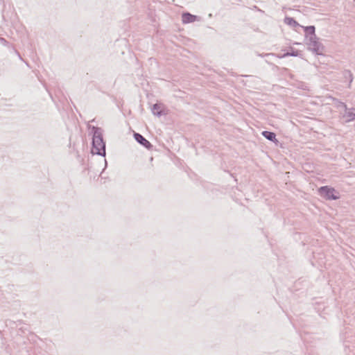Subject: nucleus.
Instances as JSON below:
<instances>
[{
  "instance_id": "10",
  "label": "nucleus",
  "mask_w": 355,
  "mask_h": 355,
  "mask_svg": "<svg viewBox=\"0 0 355 355\" xmlns=\"http://www.w3.org/2000/svg\"><path fill=\"white\" fill-rule=\"evenodd\" d=\"M284 22L286 24H288L291 26H293V27H297V26H300V24L293 17H285Z\"/></svg>"
},
{
  "instance_id": "14",
  "label": "nucleus",
  "mask_w": 355,
  "mask_h": 355,
  "mask_svg": "<svg viewBox=\"0 0 355 355\" xmlns=\"http://www.w3.org/2000/svg\"><path fill=\"white\" fill-rule=\"evenodd\" d=\"M0 40H1V42H2V43H3L4 44H6L7 43V42L6 41V40H5V39H3V38H2V37H1V38H0Z\"/></svg>"
},
{
  "instance_id": "3",
  "label": "nucleus",
  "mask_w": 355,
  "mask_h": 355,
  "mask_svg": "<svg viewBox=\"0 0 355 355\" xmlns=\"http://www.w3.org/2000/svg\"><path fill=\"white\" fill-rule=\"evenodd\" d=\"M318 191L320 195L327 200H336L338 198V196L334 194L336 192L334 188L324 186L321 187Z\"/></svg>"
},
{
  "instance_id": "7",
  "label": "nucleus",
  "mask_w": 355,
  "mask_h": 355,
  "mask_svg": "<svg viewBox=\"0 0 355 355\" xmlns=\"http://www.w3.org/2000/svg\"><path fill=\"white\" fill-rule=\"evenodd\" d=\"M261 134L268 140L275 143L278 142L277 139H276V135L274 132L265 130L263 131Z\"/></svg>"
},
{
  "instance_id": "2",
  "label": "nucleus",
  "mask_w": 355,
  "mask_h": 355,
  "mask_svg": "<svg viewBox=\"0 0 355 355\" xmlns=\"http://www.w3.org/2000/svg\"><path fill=\"white\" fill-rule=\"evenodd\" d=\"M306 44L308 45L309 50L311 51L313 53L317 55H322L324 51V46L319 41V38L316 37L311 36V37H308L306 40Z\"/></svg>"
},
{
  "instance_id": "11",
  "label": "nucleus",
  "mask_w": 355,
  "mask_h": 355,
  "mask_svg": "<svg viewBox=\"0 0 355 355\" xmlns=\"http://www.w3.org/2000/svg\"><path fill=\"white\" fill-rule=\"evenodd\" d=\"M343 76H344L345 79L349 80V83L348 87H351V83H352V82L353 80V75H352V72L350 71H349V70H345L343 72Z\"/></svg>"
},
{
  "instance_id": "6",
  "label": "nucleus",
  "mask_w": 355,
  "mask_h": 355,
  "mask_svg": "<svg viewBox=\"0 0 355 355\" xmlns=\"http://www.w3.org/2000/svg\"><path fill=\"white\" fill-rule=\"evenodd\" d=\"M304 30L305 32L306 40H308V37H311V36L316 37L315 33V28L314 26H309L304 27Z\"/></svg>"
},
{
  "instance_id": "8",
  "label": "nucleus",
  "mask_w": 355,
  "mask_h": 355,
  "mask_svg": "<svg viewBox=\"0 0 355 355\" xmlns=\"http://www.w3.org/2000/svg\"><path fill=\"white\" fill-rule=\"evenodd\" d=\"M152 112L154 115L160 116L162 115V105L159 103H155L153 105Z\"/></svg>"
},
{
  "instance_id": "13",
  "label": "nucleus",
  "mask_w": 355,
  "mask_h": 355,
  "mask_svg": "<svg viewBox=\"0 0 355 355\" xmlns=\"http://www.w3.org/2000/svg\"><path fill=\"white\" fill-rule=\"evenodd\" d=\"M338 103V107H340L344 109L345 111L347 110V107L345 103L338 101V100H334Z\"/></svg>"
},
{
  "instance_id": "4",
  "label": "nucleus",
  "mask_w": 355,
  "mask_h": 355,
  "mask_svg": "<svg viewBox=\"0 0 355 355\" xmlns=\"http://www.w3.org/2000/svg\"><path fill=\"white\" fill-rule=\"evenodd\" d=\"M135 139L144 147L147 149H150L152 148V144L144 138L141 134L135 132L134 133Z\"/></svg>"
},
{
  "instance_id": "9",
  "label": "nucleus",
  "mask_w": 355,
  "mask_h": 355,
  "mask_svg": "<svg viewBox=\"0 0 355 355\" xmlns=\"http://www.w3.org/2000/svg\"><path fill=\"white\" fill-rule=\"evenodd\" d=\"M344 116L347 117L348 121L355 119V109L348 110L345 111Z\"/></svg>"
},
{
  "instance_id": "5",
  "label": "nucleus",
  "mask_w": 355,
  "mask_h": 355,
  "mask_svg": "<svg viewBox=\"0 0 355 355\" xmlns=\"http://www.w3.org/2000/svg\"><path fill=\"white\" fill-rule=\"evenodd\" d=\"M198 19L196 15H192L189 12H184L182 15V20L184 24L194 22Z\"/></svg>"
},
{
  "instance_id": "1",
  "label": "nucleus",
  "mask_w": 355,
  "mask_h": 355,
  "mask_svg": "<svg viewBox=\"0 0 355 355\" xmlns=\"http://www.w3.org/2000/svg\"><path fill=\"white\" fill-rule=\"evenodd\" d=\"M92 134V149L93 154L105 156V143L103 141L102 130L100 128L89 125Z\"/></svg>"
},
{
  "instance_id": "12",
  "label": "nucleus",
  "mask_w": 355,
  "mask_h": 355,
  "mask_svg": "<svg viewBox=\"0 0 355 355\" xmlns=\"http://www.w3.org/2000/svg\"><path fill=\"white\" fill-rule=\"evenodd\" d=\"M299 55V53H298V51L297 50H292L291 52H287L286 53H284L282 57L284 58V57H288V56H293V57H296Z\"/></svg>"
}]
</instances>
